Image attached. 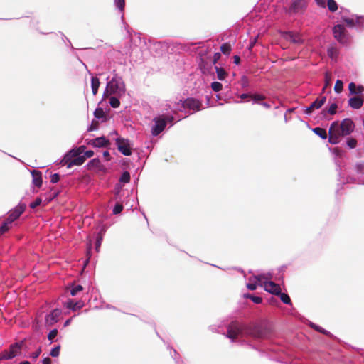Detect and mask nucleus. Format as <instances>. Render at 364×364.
Segmentation results:
<instances>
[{
	"instance_id": "1",
	"label": "nucleus",
	"mask_w": 364,
	"mask_h": 364,
	"mask_svg": "<svg viewBox=\"0 0 364 364\" xmlns=\"http://www.w3.org/2000/svg\"><path fill=\"white\" fill-rule=\"evenodd\" d=\"M85 161V156H80L75 151L67 153L60 161L62 166L70 168L74 166H80Z\"/></svg>"
},
{
	"instance_id": "2",
	"label": "nucleus",
	"mask_w": 364,
	"mask_h": 364,
	"mask_svg": "<svg viewBox=\"0 0 364 364\" xmlns=\"http://www.w3.org/2000/svg\"><path fill=\"white\" fill-rule=\"evenodd\" d=\"M269 328L262 325L246 326L245 328V335L255 338H264L269 336Z\"/></svg>"
},
{
	"instance_id": "3",
	"label": "nucleus",
	"mask_w": 364,
	"mask_h": 364,
	"mask_svg": "<svg viewBox=\"0 0 364 364\" xmlns=\"http://www.w3.org/2000/svg\"><path fill=\"white\" fill-rule=\"evenodd\" d=\"M246 326L242 325L238 321H232L228 326L227 337L235 341L239 336L245 335V328Z\"/></svg>"
},
{
	"instance_id": "4",
	"label": "nucleus",
	"mask_w": 364,
	"mask_h": 364,
	"mask_svg": "<svg viewBox=\"0 0 364 364\" xmlns=\"http://www.w3.org/2000/svg\"><path fill=\"white\" fill-rule=\"evenodd\" d=\"M107 90L110 94H116L117 92H125V85L121 77H113L107 85Z\"/></svg>"
},
{
	"instance_id": "5",
	"label": "nucleus",
	"mask_w": 364,
	"mask_h": 364,
	"mask_svg": "<svg viewBox=\"0 0 364 364\" xmlns=\"http://www.w3.org/2000/svg\"><path fill=\"white\" fill-rule=\"evenodd\" d=\"M340 134L344 136L351 134L355 128L354 122L349 118L344 119L341 124L338 122Z\"/></svg>"
},
{
	"instance_id": "6",
	"label": "nucleus",
	"mask_w": 364,
	"mask_h": 364,
	"mask_svg": "<svg viewBox=\"0 0 364 364\" xmlns=\"http://www.w3.org/2000/svg\"><path fill=\"white\" fill-rule=\"evenodd\" d=\"M328 141L331 144H336L339 143L341 136L339 129L338 128V122H333L328 130Z\"/></svg>"
},
{
	"instance_id": "7",
	"label": "nucleus",
	"mask_w": 364,
	"mask_h": 364,
	"mask_svg": "<svg viewBox=\"0 0 364 364\" xmlns=\"http://www.w3.org/2000/svg\"><path fill=\"white\" fill-rule=\"evenodd\" d=\"M22 345L23 342L11 344L8 350L2 352L3 358H5V360L14 358L20 353Z\"/></svg>"
},
{
	"instance_id": "8",
	"label": "nucleus",
	"mask_w": 364,
	"mask_h": 364,
	"mask_svg": "<svg viewBox=\"0 0 364 364\" xmlns=\"http://www.w3.org/2000/svg\"><path fill=\"white\" fill-rule=\"evenodd\" d=\"M116 144L118 150L124 156L132 154L130 144L128 139L119 137L116 139Z\"/></svg>"
},
{
	"instance_id": "9",
	"label": "nucleus",
	"mask_w": 364,
	"mask_h": 364,
	"mask_svg": "<svg viewBox=\"0 0 364 364\" xmlns=\"http://www.w3.org/2000/svg\"><path fill=\"white\" fill-rule=\"evenodd\" d=\"M183 107L188 108L193 111H199L202 109V102L198 99L189 97L186 99L182 104Z\"/></svg>"
},
{
	"instance_id": "10",
	"label": "nucleus",
	"mask_w": 364,
	"mask_h": 364,
	"mask_svg": "<svg viewBox=\"0 0 364 364\" xmlns=\"http://www.w3.org/2000/svg\"><path fill=\"white\" fill-rule=\"evenodd\" d=\"M346 29L343 25L338 24L333 28L334 38L341 43H346L347 40L345 34Z\"/></svg>"
},
{
	"instance_id": "11",
	"label": "nucleus",
	"mask_w": 364,
	"mask_h": 364,
	"mask_svg": "<svg viewBox=\"0 0 364 364\" xmlns=\"http://www.w3.org/2000/svg\"><path fill=\"white\" fill-rule=\"evenodd\" d=\"M26 208V204L19 203L17 206H16L13 210L10 211L9 215L6 219L13 223L21 216V215L25 211Z\"/></svg>"
},
{
	"instance_id": "12",
	"label": "nucleus",
	"mask_w": 364,
	"mask_h": 364,
	"mask_svg": "<svg viewBox=\"0 0 364 364\" xmlns=\"http://www.w3.org/2000/svg\"><path fill=\"white\" fill-rule=\"evenodd\" d=\"M154 122H155V125L152 127L151 134L154 136H157L165 129L166 126V120L163 118L156 117L154 119Z\"/></svg>"
},
{
	"instance_id": "13",
	"label": "nucleus",
	"mask_w": 364,
	"mask_h": 364,
	"mask_svg": "<svg viewBox=\"0 0 364 364\" xmlns=\"http://www.w3.org/2000/svg\"><path fill=\"white\" fill-rule=\"evenodd\" d=\"M307 6L306 0H293L289 11L294 13H302Z\"/></svg>"
},
{
	"instance_id": "14",
	"label": "nucleus",
	"mask_w": 364,
	"mask_h": 364,
	"mask_svg": "<svg viewBox=\"0 0 364 364\" xmlns=\"http://www.w3.org/2000/svg\"><path fill=\"white\" fill-rule=\"evenodd\" d=\"M326 97L322 96L317 98L314 102H312L309 107H306L304 112L309 114L313 112L315 109H320L326 102Z\"/></svg>"
},
{
	"instance_id": "15",
	"label": "nucleus",
	"mask_w": 364,
	"mask_h": 364,
	"mask_svg": "<svg viewBox=\"0 0 364 364\" xmlns=\"http://www.w3.org/2000/svg\"><path fill=\"white\" fill-rule=\"evenodd\" d=\"M282 37L293 43L295 44H301L303 43V40L301 39L300 35L299 33H294L293 32H283Z\"/></svg>"
},
{
	"instance_id": "16",
	"label": "nucleus",
	"mask_w": 364,
	"mask_h": 364,
	"mask_svg": "<svg viewBox=\"0 0 364 364\" xmlns=\"http://www.w3.org/2000/svg\"><path fill=\"white\" fill-rule=\"evenodd\" d=\"M263 286L267 291L270 292L272 294L277 295L278 294H280V286L274 282H264Z\"/></svg>"
},
{
	"instance_id": "17",
	"label": "nucleus",
	"mask_w": 364,
	"mask_h": 364,
	"mask_svg": "<svg viewBox=\"0 0 364 364\" xmlns=\"http://www.w3.org/2000/svg\"><path fill=\"white\" fill-rule=\"evenodd\" d=\"M61 314V310L59 309H55L52 311V312L47 315L46 317V323L48 326H53L54 323H55L58 320V317Z\"/></svg>"
},
{
	"instance_id": "18",
	"label": "nucleus",
	"mask_w": 364,
	"mask_h": 364,
	"mask_svg": "<svg viewBox=\"0 0 364 364\" xmlns=\"http://www.w3.org/2000/svg\"><path fill=\"white\" fill-rule=\"evenodd\" d=\"M87 144L95 147H105L109 144V141L105 137L100 136L90 139Z\"/></svg>"
},
{
	"instance_id": "19",
	"label": "nucleus",
	"mask_w": 364,
	"mask_h": 364,
	"mask_svg": "<svg viewBox=\"0 0 364 364\" xmlns=\"http://www.w3.org/2000/svg\"><path fill=\"white\" fill-rule=\"evenodd\" d=\"M363 105V100L360 97H353L348 100V105L353 109H360Z\"/></svg>"
},
{
	"instance_id": "20",
	"label": "nucleus",
	"mask_w": 364,
	"mask_h": 364,
	"mask_svg": "<svg viewBox=\"0 0 364 364\" xmlns=\"http://www.w3.org/2000/svg\"><path fill=\"white\" fill-rule=\"evenodd\" d=\"M31 174L33 176V184L40 188L42 186V174L41 172L37 170H33L31 172Z\"/></svg>"
},
{
	"instance_id": "21",
	"label": "nucleus",
	"mask_w": 364,
	"mask_h": 364,
	"mask_svg": "<svg viewBox=\"0 0 364 364\" xmlns=\"http://www.w3.org/2000/svg\"><path fill=\"white\" fill-rule=\"evenodd\" d=\"M348 89L351 95H359L364 91V87L363 85L356 86L355 83L350 82L348 85Z\"/></svg>"
},
{
	"instance_id": "22",
	"label": "nucleus",
	"mask_w": 364,
	"mask_h": 364,
	"mask_svg": "<svg viewBox=\"0 0 364 364\" xmlns=\"http://www.w3.org/2000/svg\"><path fill=\"white\" fill-rule=\"evenodd\" d=\"M327 53L331 59L336 60L339 52L336 46L331 45L328 48Z\"/></svg>"
},
{
	"instance_id": "23",
	"label": "nucleus",
	"mask_w": 364,
	"mask_h": 364,
	"mask_svg": "<svg viewBox=\"0 0 364 364\" xmlns=\"http://www.w3.org/2000/svg\"><path fill=\"white\" fill-rule=\"evenodd\" d=\"M67 308L75 311L82 307V303L81 301H75L74 300L70 299L66 304Z\"/></svg>"
},
{
	"instance_id": "24",
	"label": "nucleus",
	"mask_w": 364,
	"mask_h": 364,
	"mask_svg": "<svg viewBox=\"0 0 364 364\" xmlns=\"http://www.w3.org/2000/svg\"><path fill=\"white\" fill-rule=\"evenodd\" d=\"M216 73H217V77L220 80H224L225 77L228 76L227 72L224 70V68L215 66V67Z\"/></svg>"
},
{
	"instance_id": "25",
	"label": "nucleus",
	"mask_w": 364,
	"mask_h": 364,
	"mask_svg": "<svg viewBox=\"0 0 364 364\" xmlns=\"http://www.w3.org/2000/svg\"><path fill=\"white\" fill-rule=\"evenodd\" d=\"M92 91L94 95L97 93L98 88L100 86V80L96 77H92L91 79Z\"/></svg>"
},
{
	"instance_id": "26",
	"label": "nucleus",
	"mask_w": 364,
	"mask_h": 364,
	"mask_svg": "<svg viewBox=\"0 0 364 364\" xmlns=\"http://www.w3.org/2000/svg\"><path fill=\"white\" fill-rule=\"evenodd\" d=\"M313 132L323 139H326L328 136L327 132L325 129L321 127H316L313 129Z\"/></svg>"
},
{
	"instance_id": "27",
	"label": "nucleus",
	"mask_w": 364,
	"mask_h": 364,
	"mask_svg": "<svg viewBox=\"0 0 364 364\" xmlns=\"http://www.w3.org/2000/svg\"><path fill=\"white\" fill-rule=\"evenodd\" d=\"M11 222L8 219H6L0 227V235H2L7 232L11 227Z\"/></svg>"
},
{
	"instance_id": "28",
	"label": "nucleus",
	"mask_w": 364,
	"mask_h": 364,
	"mask_svg": "<svg viewBox=\"0 0 364 364\" xmlns=\"http://www.w3.org/2000/svg\"><path fill=\"white\" fill-rule=\"evenodd\" d=\"M232 47L231 45L228 43H223L220 46V50L224 55H229L231 52Z\"/></svg>"
},
{
	"instance_id": "29",
	"label": "nucleus",
	"mask_w": 364,
	"mask_h": 364,
	"mask_svg": "<svg viewBox=\"0 0 364 364\" xmlns=\"http://www.w3.org/2000/svg\"><path fill=\"white\" fill-rule=\"evenodd\" d=\"M277 296H279L280 297V299L282 300V301L283 303H284L286 304H289V305L291 304V299L288 294H287L285 293H282L280 291V294H278Z\"/></svg>"
},
{
	"instance_id": "30",
	"label": "nucleus",
	"mask_w": 364,
	"mask_h": 364,
	"mask_svg": "<svg viewBox=\"0 0 364 364\" xmlns=\"http://www.w3.org/2000/svg\"><path fill=\"white\" fill-rule=\"evenodd\" d=\"M327 6L331 12H335L338 9L337 4L334 0H328Z\"/></svg>"
},
{
	"instance_id": "31",
	"label": "nucleus",
	"mask_w": 364,
	"mask_h": 364,
	"mask_svg": "<svg viewBox=\"0 0 364 364\" xmlns=\"http://www.w3.org/2000/svg\"><path fill=\"white\" fill-rule=\"evenodd\" d=\"M83 289L81 285H75L73 286L70 289V294L72 296L77 295L79 292L82 291Z\"/></svg>"
},
{
	"instance_id": "32",
	"label": "nucleus",
	"mask_w": 364,
	"mask_h": 364,
	"mask_svg": "<svg viewBox=\"0 0 364 364\" xmlns=\"http://www.w3.org/2000/svg\"><path fill=\"white\" fill-rule=\"evenodd\" d=\"M343 88V83L341 80H337L335 86H334V90L337 93H340L342 92Z\"/></svg>"
},
{
	"instance_id": "33",
	"label": "nucleus",
	"mask_w": 364,
	"mask_h": 364,
	"mask_svg": "<svg viewBox=\"0 0 364 364\" xmlns=\"http://www.w3.org/2000/svg\"><path fill=\"white\" fill-rule=\"evenodd\" d=\"M109 104H110L111 107H112L113 108H117V107H119L120 102L118 98H117L115 97H111L109 98Z\"/></svg>"
},
{
	"instance_id": "34",
	"label": "nucleus",
	"mask_w": 364,
	"mask_h": 364,
	"mask_svg": "<svg viewBox=\"0 0 364 364\" xmlns=\"http://www.w3.org/2000/svg\"><path fill=\"white\" fill-rule=\"evenodd\" d=\"M250 98L253 100L255 102H259L260 101L264 100L266 98V97L260 94H254L250 95Z\"/></svg>"
},
{
	"instance_id": "35",
	"label": "nucleus",
	"mask_w": 364,
	"mask_h": 364,
	"mask_svg": "<svg viewBox=\"0 0 364 364\" xmlns=\"http://www.w3.org/2000/svg\"><path fill=\"white\" fill-rule=\"evenodd\" d=\"M119 181L122 183H129L130 181V174L128 171H124Z\"/></svg>"
},
{
	"instance_id": "36",
	"label": "nucleus",
	"mask_w": 364,
	"mask_h": 364,
	"mask_svg": "<svg viewBox=\"0 0 364 364\" xmlns=\"http://www.w3.org/2000/svg\"><path fill=\"white\" fill-rule=\"evenodd\" d=\"M114 4L121 12H123L125 6V0H114Z\"/></svg>"
},
{
	"instance_id": "37",
	"label": "nucleus",
	"mask_w": 364,
	"mask_h": 364,
	"mask_svg": "<svg viewBox=\"0 0 364 364\" xmlns=\"http://www.w3.org/2000/svg\"><path fill=\"white\" fill-rule=\"evenodd\" d=\"M94 115L97 119L103 118L105 117V112L102 108L97 107L94 112Z\"/></svg>"
},
{
	"instance_id": "38",
	"label": "nucleus",
	"mask_w": 364,
	"mask_h": 364,
	"mask_svg": "<svg viewBox=\"0 0 364 364\" xmlns=\"http://www.w3.org/2000/svg\"><path fill=\"white\" fill-rule=\"evenodd\" d=\"M245 297L250 299L255 304H260L262 301V299L259 296H256L251 294H246Z\"/></svg>"
},
{
	"instance_id": "39",
	"label": "nucleus",
	"mask_w": 364,
	"mask_h": 364,
	"mask_svg": "<svg viewBox=\"0 0 364 364\" xmlns=\"http://www.w3.org/2000/svg\"><path fill=\"white\" fill-rule=\"evenodd\" d=\"M211 88L215 92H219L223 88V85L219 82H213L211 84Z\"/></svg>"
},
{
	"instance_id": "40",
	"label": "nucleus",
	"mask_w": 364,
	"mask_h": 364,
	"mask_svg": "<svg viewBox=\"0 0 364 364\" xmlns=\"http://www.w3.org/2000/svg\"><path fill=\"white\" fill-rule=\"evenodd\" d=\"M88 166L90 167L100 168L101 166V162L98 159H94L89 162Z\"/></svg>"
},
{
	"instance_id": "41",
	"label": "nucleus",
	"mask_w": 364,
	"mask_h": 364,
	"mask_svg": "<svg viewBox=\"0 0 364 364\" xmlns=\"http://www.w3.org/2000/svg\"><path fill=\"white\" fill-rule=\"evenodd\" d=\"M347 145L350 149H354L357 146V140L353 138H349L347 139Z\"/></svg>"
},
{
	"instance_id": "42",
	"label": "nucleus",
	"mask_w": 364,
	"mask_h": 364,
	"mask_svg": "<svg viewBox=\"0 0 364 364\" xmlns=\"http://www.w3.org/2000/svg\"><path fill=\"white\" fill-rule=\"evenodd\" d=\"M60 346H58L51 350L50 355L52 357H58L60 354Z\"/></svg>"
},
{
	"instance_id": "43",
	"label": "nucleus",
	"mask_w": 364,
	"mask_h": 364,
	"mask_svg": "<svg viewBox=\"0 0 364 364\" xmlns=\"http://www.w3.org/2000/svg\"><path fill=\"white\" fill-rule=\"evenodd\" d=\"M337 105L336 103H333L331 105V106L329 107L328 109V112L331 114V115H333L336 113V109H337Z\"/></svg>"
},
{
	"instance_id": "44",
	"label": "nucleus",
	"mask_w": 364,
	"mask_h": 364,
	"mask_svg": "<svg viewBox=\"0 0 364 364\" xmlns=\"http://www.w3.org/2000/svg\"><path fill=\"white\" fill-rule=\"evenodd\" d=\"M123 210V205L120 203H117L113 209V213L114 214H119Z\"/></svg>"
},
{
	"instance_id": "45",
	"label": "nucleus",
	"mask_w": 364,
	"mask_h": 364,
	"mask_svg": "<svg viewBox=\"0 0 364 364\" xmlns=\"http://www.w3.org/2000/svg\"><path fill=\"white\" fill-rule=\"evenodd\" d=\"M42 203V200L40 198H37L33 202L30 204V208L32 209L36 208Z\"/></svg>"
},
{
	"instance_id": "46",
	"label": "nucleus",
	"mask_w": 364,
	"mask_h": 364,
	"mask_svg": "<svg viewBox=\"0 0 364 364\" xmlns=\"http://www.w3.org/2000/svg\"><path fill=\"white\" fill-rule=\"evenodd\" d=\"M331 80V73L328 72H326L325 74V85H324L325 87L330 86Z\"/></svg>"
},
{
	"instance_id": "47",
	"label": "nucleus",
	"mask_w": 364,
	"mask_h": 364,
	"mask_svg": "<svg viewBox=\"0 0 364 364\" xmlns=\"http://www.w3.org/2000/svg\"><path fill=\"white\" fill-rule=\"evenodd\" d=\"M85 146H80V147L77 149H73L70 150V151H75L76 154H78V155L82 156L81 154L82 153H85Z\"/></svg>"
},
{
	"instance_id": "48",
	"label": "nucleus",
	"mask_w": 364,
	"mask_h": 364,
	"mask_svg": "<svg viewBox=\"0 0 364 364\" xmlns=\"http://www.w3.org/2000/svg\"><path fill=\"white\" fill-rule=\"evenodd\" d=\"M343 20L349 27H353L355 26V21L352 18H344Z\"/></svg>"
},
{
	"instance_id": "49",
	"label": "nucleus",
	"mask_w": 364,
	"mask_h": 364,
	"mask_svg": "<svg viewBox=\"0 0 364 364\" xmlns=\"http://www.w3.org/2000/svg\"><path fill=\"white\" fill-rule=\"evenodd\" d=\"M60 180V175L58 173H54L50 176V182L53 183H56Z\"/></svg>"
},
{
	"instance_id": "50",
	"label": "nucleus",
	"mask_w": 364,
	"mask_h": 364,
	"mask_svg": "<svg viewBox=\"0 0 364 364\" xmlns=\"http://www.w3.org/2000/svg\"><path fill=\"white\" fill-rule=\"evenodd\" d=\"M58 334V330L57 329H53L50 331V333L48 335V340H53Z\"/></svg>"
},
{
	"instance_id": "51",
	"label": "nucleus",
	"mask_w": 364,
	"mask_h": 364,
	"mask_svg": "<svg viewBox=\"0 0 364 364\" xmlns=\"http://www.w3.org/2000/svg\"><path fill=\"white\" fill-rule=\"evenodd\" d=\"M102 240V237L100 235H99L97 237V240H96V243H95V249L97 252L99 251V249L100 247Z\"/></svg>"
},
{
	"instance_id": "52",
	"label": "nucleus",
	"mask_w": 364,
	"mask_h": 364,
	"mask_svg": "<svg viewBox=\"0 0 364 364\" xmlns=\"http://www.w3.org/2000/svg\"><path fill=\"white\" fill-rule=\"evenodd\" d=\"M221 54L220 53H215L213 55V63L215 64L220 60Z\"/></svg>"
},
{
	"instance_id": "53",
	"label": "nucleus",
	"mask_w": 364,
	"mask_h": 364,
	"mask_svg": "<svg viewBox=\"0 0 364 364\" xmlns=\"http://www.w3.org/2000/svg\"><path fill=\"white\" fill-rule=\"evenodd\" d=\"M93 155H94V151L89 150V151H85L84 155H82V156H85V159H86L87 158L92 157Z\"/></svg>"
},
{
	"instance_id": "54",
	"label": "nucleus",
	"mask_w": 364,
	"mask_h": 364,
	"mask_svg": "<svg viewBox=\"0 0 364 364\" xmlns=\"http://www.w3.org/2000/svg\"><path fill=\"white\" fill-rule=\"evenodd\" d=\"M247 287L248 289L254 291L257 289V284L256 283H248L247 284Z\"/></svg>"
},
{
	"instance_id": "55",
	"label": "nucleus",
	"mask_w": 364,
	"mask_h": 364,
	"mask_svg": "<svg viewBox=\"0 0 364 364\" xmlns=\"http://www.w3.org/2000/svg\"><path fill=\"white\" fill-rule=\"evenodd\" d=\"M41 353V348H38L36 351L32 353L31 356V358L36 359L40 355Z\"/></svg>"
},
{
	"instance_id": "56",
	"label": "nucleus",
	"mask_w": 364,
	"mask_h": 364,
	"mask_svg": "<svg viewBox=\"0 0 364 364\" xmlns=\"http://www.w3.org/2000/svg\"><path fill=\"white\" fill-rule=\"evenodd\" d=\"M315 1L316 2L317 5H318L319 6L325 7V6H326L325 0H315Z\"/></svg>"
},
{
	"instance_id": "57",
	"label": "nucleus",
	"mask_w": 364,
	"mask_h": 364,
	"mask_svg": "<svg viewBox=\"0 0 364 364\" xmlns=\"http://www.w3.org/2000/svg\"><path fill=\"white\" fill-rule=\"evenodd\" d=\"M103 156L105 157L106 161L110 160V154H109V151H104Z\"/></svg>"
},
{
	"instance_id": "58",
	"label": "nucleus",
	"mask_w": 364,
	"mask_h": 364,
	"mask_svg": "<svg viewBox=\"0 0 364 364\" xmlns=\"http://www.w3.org/2000/svg\"><path fill=\"white\" fill-rule=\"evenodd\" d=\"M333 153L337 156H341L342 151L339 148L336 147L333 149Z\"/></svg>"
},
{
	"instance_id": "59",
	"label": "nucleus",
	"mask_w": 364,
	"mask_h": 364,
	"mask_svg": "<svg viewBox=\"0 0 364 364\" xmlns=\"http://www.w3.org/2000/svg\"><path fill=\"white\" fill-rule=\"evenodd\" d=\"M234 63L238 65L240 63V58L238 55H234Z\"/></svg>"
},
{
	"instance_id": "60",
	"label": "nucleus",
	"mask_w": 364,
	"mask_h": 364,
	"mask_svg": "<svg viewBox=\"0 0 364 364\" xmlns=\"http://www.w3.org/2000/svg\"><path fill=\"white\" fill-rule=\"evenodd\" d=\"M42 364H51V359L50 358H48V357L45 358L43 360V363Z\"/></svg>"
},
{
	"instance_id": "61",
	"label": "nucleus",
	"mask_w": 364,
	"mask_h": 364,
	"mask_svg": "<svg viewBox=\"0 0 364 364\" xmlns=\"http://www.w3.org/2000/svg\"><path fill=\"white\" fill-rule=\"evenodd\" d=\"M314 328H315L316 331H319V332L323 333V334H326V330H324V329H323V328H321V327H318V326H314Z\"/></svg>"
},
{
	"instance_id": "62",
	"label": "nucleus",
	"mask_w": 364,
	"mask_h": 364,
	"mask_svg": "<svg viewBox=\"0 0 364 364\" xmlns=\"http://www.w3.org/2000/svg\"><path fill=\"white\" fill-rule=\"evenodd\" d=\"M240 98H242V99L250 98V94H242L240 95Z\"/></svg>"
},
{
	"instance_id": "63",
	"label": "nucleus",
	"mask_w": 364,
	"mask_h": 364,
	"mask_svg": "<svg viewBox=\"0 0 364 364\" xmlns=\"http://www.w3.org/2000/svg\"><path fill=\"white\" fill-rule=\"evenodd\" d=\"M262 105L264 106L265 108L269 109L270 107V105L268 103L262 102Z\"/></svg>"
},
{
	"instance_id": "64",
	"label": "nucleus",
	"mask_w": 364,
	"mask_h": 364,
	"mask_svg": "<svg viewBox=\"0 0 364 364\" xmlns=\"http://www.w3.org/2000/svg\"><path fill=\"white\" fill-rule=\"evenodd\" d=\"M19 364H31L28 361H23L21 362Z\"/></svg>"
}]
</instances>
